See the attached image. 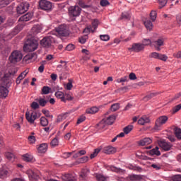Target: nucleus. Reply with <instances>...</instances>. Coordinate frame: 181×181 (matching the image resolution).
Wrapping results in <instances>:
<instances>
[{"label":"nucleus","instance_id":"nucleus-1","mask_svg":"<svg viewBox=\"0 0 181 181\" xmlns=\"http://www.w3.org/2000/svg\"><path fill=\"white\" fill-rule=\"evenodd\" d=\"M39 47V42L35 38H30L27 40L24 46L23 50L24 52H35V50L37 49Z\"/></svg>","mask_w":181,"mask_h":181},{"label":"nucleus","instance_id":"nucleus-2","mask_svg":"<svg viewBox=\"0 0 181 181\" xmlns=\"http://www.w3.org/2000/svg\"><path fill=\"white\" fill-rule=\"evenodd\" d=\"M23 59V54H22V52L19 50H14L13 51L9 57H8V62L11 63L12 64H16V63L21 62Z\"/></svg>","mask_w":181,"mask_h":181},{"label":"nucleus","instance_id":"nucleus-3","mask_svg":"<svg viewBox=\"0 0 181 181\" xmlns=\"http://www.w3.org/2000/svg\"><path fill=\"white\" fill-rule=\"evenodd\" d=\"M55 30L58 35L62 37H67V36L70 35V28H69V25L66 24L60 25L55 28Z\"/></svg>","mask_w":181,"mask_h":181},{"label":"nucleus","instance_id":"nucleus-4","mask_svg":"<svg viewBox=\"0 0 181 181\" xmlns=\"http://www.w3.org/2000/svg\"><path fill=\"white\" fill-rule=\"evenodd\" d=\"M40 112H36L35 111L30 112H26L25 113V118L30 124H35V121L37 119V118L40 117Z\"/></svg>","mask_w":181,"mask_h":181},{"label":"nucleus","instance_id":"nucleus-5","mask_svg":"<svg viewBox=\"0 0 181 181\" xmlns=\"http://www.w3.org/2000/svg\"><path fill=\"white\" fill-rule=\"evenodd\" d=\"M80 13H81V8L78 6H71L69 8L70 18H77V16H80Z\"/></svg>","mask_w":181,"mask_h":181},{"label":"nucleus","instance_id":"nucleus-6","mask_svg":"<svg viewBox=\"0 0 181 181\" xmlns=\"http://www.w3.org/2000/svg\"><path fill=\"white\" fill-rule=\"evenodd\" d=\"M54 42V37L53 36L49 35L44 37L41 41H40V45L42 46V47H50L52 46V43Z\"/></svg>","mask_w":181,"mask_h":181},{"label":"nucleus","instance_id":"nucleus-7","mask_svg":"<svg viewBox=\"0 0 181 181\" xmlns=\"http://www.w3.org/2000/svg\"><path fill=\"white\" fill-rule=\"evenodd\" d=\"M145 47L141 43H134L132 47L128 48L129 52H134L135 53H139V52L144 51Z\"/></svg>","mask_w":181,"mask_h":181},{"label":"nucleus","instance_id":"nucleus-8","mask_svg":"<svg viewBox=\"0 0 181 181\" xmlns=\"http://www.w3.org/2000/svg\"><path fill=\"white\" fill-rule=\"evenodd\" d=\"M39 5L42 11H50L52 9V3L47 0H40Z\"/></svg>","mask_w":181,"mask_h":181},{"label":"nucleus","instance_id":"nucleus-9","mask_svg":"<svg viewBox=\"0 0 181 181\" xmlns=\"http://www.w3.org/2000/svg\"><path fill=\"white\" fill-rule=\"evenodd\" d=\"M29 4L28 3H21L17 6V13L22 15L25 12H28Z\"/></svg>","mask_w":181,"mask_h":181},{"label":"nucleus","instance_id":"nucleus-10","mask_svg":"<svg viewBox=\"0 0 181 181\" xmlns=\"http://www.w3.org/2000/svg\"><path fill=\"white\" fill-rule=\"evenodd\" d=\"M99 23H100V21H98V20L94 19L92 21V26L88 27L86 29H85L84 32H86V30H88V32H92V33H94V32L95 31V29L98 28Z\"/></svg>","mask_w":181,"mask_h":181},{"label":"nucleus","instance_id":"nucleus-11","mask_svg":"<svg viewBox=\"0 0 181 181\" xmlns=\"http://www.w3.org/2000/svg\"><path fill=\"white\" fill-rule=\"evenodd\" d=\"M151 144H152V139L149 137L144 138L138 141L139 146H146L147 145H151Z\"/></svg>","mask_w":181,"mask_h":181},{"label":"nucleus","instance_id":"nucleus-12","mask_svg":"<svg viewBox=\"0 0 181 181\" xmlns=\"http://www.w3.org/2000/svg\"><path fill=\"white\" fill-rule=\"evenodd\" d=\"M159 146L160 148H162L163 151H170L172 146H170V144L168 143L166 141H159Z\"/></svg>","mask_w":181,"mask_h":181},{"label":"nucleus","instance_id":"nucleus-13","mask_svg":"<svg viewBox=\"0 0 181 181\" xmlns=\"http://www.w3.org/2000/svg\"><path fill=\"white\" fill-rule=\"evenodd\" d=\"M103 153H106V155H112V153H115V152H117V150L115 149V148L109 146L104 147L103 149Z\"/></svg>","mask_w":181,"mask_h":181},{"label":"nucleus","instance_id":"nucleus-14","mask_svg":"<svg viewBox=\"0 0 181 181\" xmlns=\"http://www.w3.org/2000/svg\"><path fill=\"white\" fill-rule=\"evenodd\" d=\"M9 176V171H8V168L6 167L3 166L0 168V179H5Z\"/></svg>","mask_w":181,"mask_h":181},{"label":"nucleus","instance_id":"nucleus-15","mask_svg":"<svg viewBox=\"0 0 181 181\" xmlns=\"http://www.w3.org/2000/svg\"><path fill=\"white\" fill-rule=\"evenodd\" d=\"M32 18H33V14L32 13H28L25 15H23L21 17H20V18L18 19V21L19 22H28V21H30V19H32Z\"/></svg>","mask_w":181,"mask_h":181},{"label":"nucleus","instance_id":"nucleus-16","mask_svg":"<svg viewBox=\"0 0 181 181\" xmlns=\"http://www.w3.org/2000/svg\"><path fill=\"white\" fill-rule=\"evenodd\" d=\"M9 94V90L5 86H0V98H6Z\"/></svg>","mask_w":181,"mask_h":181},{"label":"nucleus","instance_id":"nucleus-17","mask_svg":"<svg viewBox=\"0 0 181 181\" xmlns=\"http://www.w3.org/2000/svg\"><path fill=\"white\" fill-rule=\"evenodd\" d=\"M154 47L156 50H159V38H155V37H151V47Z\"/></svg>","mask_w":181,"mask_h":181},{"label":"nucleus","instance_id":"nucleus-18","mask_svg":"<svg viewBox=\"0 0 181 181\" xmlns=\"http://www.w3.org/2000/svg\"><path fill=\"white\" fill-rule=\"evenodd\" d=\"M150 122L151 119L146 116H143L138 120V124H139V125H145V124H149Z\"/></svg>","mask_w":181,"mask_h":181},{"label":"nucleus","instance_id":"nucleus-19","mask_svg":"<svg viewBox=\"0 0 181 181\" xmlns=\"http://www.w3.org/2000/svg\"><path fill=\"white\" fill-rule=\"evenodd\" d=\"M103 106H99L98 107L93 106L90 108H88L86 110V114H97L98 111H100V108H101Z\"/></svg>","mask_w":181,"mask_h":181},{"label":"nucleus","instance_id":"nucleus-20","mask_svg":"<svg viewBox=\"0 0 181 181\" xmlns=\"http://www.w3.org/2000/svg\"><path fill=\"white\" fill-rule=\"evenodd\" d=\"M28 71H23L19 76L18 77L16 78V83L17 85L21 84V81H22V80H23V78H25V77H26V76H28Z\"/></svg>","mask_w":181,"mask_h":181},{"label":"nucleus","instance_id":"nucleus-21","mask_svg":"<svg viewBox=\"0 0 181 181\" xmlns=\"http://www.w3.org/2000/svg\"><path fill=\"white\" fill-rule=\"evenodd\" d=\"M39 153H45L47 151V144L43 143L41 144L37 148Z\"/></svg>","mask_w":181,"mask_h":181},{"label":"nucleus","instance_id":"nucleus-22","mask_svg":"<svg viewBox=\"0 0 181 181\" xmlns=\"http://www.w3.org/2000/svg\"><path fill=\"white\" fill-rule=\"evenodd\" d=\"M55 97L59 100H61L63 103H66V98L64 97V93L62 91H57L55 93Z\"/></svg>","mask_w":181,"mask_h":181},{"label":"nucleus","instance_id":"nucleus-23","mask_svg":"<svg viewBox=\"0 0 181 181\" xmlns=\"http://www.w3.org/2000/svg\"><path fill=\"white\" fill-rule=\"evenodd\" d=\"M115 121V117L114 115H110L106 119H105V122L107 124V125H112Z\"/></svg>","mask_w":181,"mask_h":181},{"label":"nucleus","instance_id":"nucleus-24","mask_svg":"<svg viewBox=\"0 0 181 181\" xmlns=\"http://www.w3.org/2000/svg\"><path fill=\"white\" fill-rule=\"evenodd\" d=\"M147 153L149 154L151 156H153V155L159 156V147L156 146L155 148L147 151Z\"/></svg>","mask_w":181,"mask_h":181},{"label":"nucleus","instance_id":"nucleus-25","mask_svg":"<svg viewBox=\"0 0 181 181\" xmlns=\"http://www.w3.org/2000/svg\"><path fill=\"white\" fill-rule=\"evenodd\" d=\"M144 23L148 30H151L153 28V24L151 20H146Z\"/></svg>","mask_w":181,"mask_h":181},{"label":"nucleus","instance_id":"nucleus-26","mask_svg":"<svg viewBox=\"0 0 181 181\" xmlns=\"http://www.w3.org/2000/svg\"><path fill=\"white\" fill-rule=\"evenodd\" d=\"M107 127V123L105 122V119H102L97 125L96 128L98 129H104Z\"/></svg>","mask_w":181,"mask_h":181},{"label":"nucleus","instance_id":"nucleus-27","mask_svg":"<svg viewBox=\"0 0 181 181\" xmlns=\"http://www.w3.org/2000/svg\"><path fill=\"white\" fill-rule=\"evenodd\" d=\"M35 100L38 102V104L40 107H46V104H47V100L42 98H40Z\"/></svg>","mask_w":181,"mask_h":181},{"label":"nucleus","instance_id":"nucleus-28","mask_svg":"<svg viewBox=\"0 0 181 181\" xmlns=\"http://www.w3.org/2000/svg\"><path fill=\"white\" fill-rule=\"evenodd\" d=\"M158 18V13L155 10H152L150 13V19L152 22H155Z\"/></svg>","mask_w":181,"mask_h":181},{"label":"nucleus","instance_id":"nucleus-29","mask_svg":"<svg viewBox=\"0 0 181 181\" xmlns=\"http://www.w3.org/2000/svg\"><path fill=\"white\" fill-rule=\"evenodd\" d=\"M63 180L64 181H74V177L71 174H65L62 177Z\"/></svg>","mask_w":181,"mask_h":181},{"label":"nucleus","instance_id":"nucleus-30","mask_svg":"<svg viewBox=\"0 0 181 181\" xmlns=\"http://www.w3.org/2000/svg\"><path fill=\"white\" fill-rule=\"evenodd\" d=\"M33 57H35V54H33L25 55L23 58V62H25V63H30Z\"/></svg>","mask_w":181,"mask_h":181},{"label":"nucleus","instance_id":"nucleus-31","mask_svg":"<svg viewBox=\"0 0 181 181\" xmlns=\"http://www.w3.org/2000/svg\"><path fill=\"white\" fill-rule=\"evenodd\" d=\"M18 73V69L13 67L10 69L7 74L8 77H13Z\"/></svg>","mask_w":181,"mask_h":181},{"label":"nucleus","instance_id":"nucleus-32","mask_svg":"<svg viewBox=\"0 0 181 181\" xmlns=\"http://www.w3.org/2000/svg\"><path fill=\"white\" fill-rule=\"evenodd\" d=\"M168 118L167 116H161L159 117V127H162V125H165V122H168Z\"/></svg>","mask_w":181,"mask_h":181},{"label":"nucleus","instance_id":"nucleus-33","mask_svg":"<svg viewBox=\"0 0 181 181\" xmlns=\"http://www.w3.org/2000/svg\"><path fill=\"white\" fill-rule=\"evenodd\" d=\"M29 174V177H31V179H35V180H37L39 179V175L36 174L33 170H30L28 171Z\"/></svg>","mask_w":181,"mask_h":181},{"label":"nucleus","instance_id":"nucleus-34","mask_svg":"<svg viewBox=\"0 0 181 181\" xmlns=\"http://www.w3.org/2000/svg\"><path fill=\"white\" fill-rule=\"evenodd\" d=\"M23 160H25V162H32V160H33V156L28 153L23 155Z\"/></svg>","mask_w":181,"mask_h":181},{"label":"nucleus","instance_id":"nucleus-35","mask_svg":"<svg viewBox=\"0 0 181 181\" xmlns=\"http://www.w3.org/2000/svg\"><path fill=\"white\" fill-rule=\"evenodd\" d=\"M32 32L33 33V35H37V33H40V25H34L32 28Z\"/></svg>","mask_w":181,"mask_h":181},{"label":"nucleus","instance_id":"nucleus-36","mask_svg":"<svg viewBox=\"0 0 181 181\" xmlns=\"http://www.w3.org/2000/svg\"><path fill=\"white\" fill-rule=\"evenodd\" d=\"M40 124L42 127H47L49 125V120L45 117H41Z\"/></svg>","mask_w":181,"mask_h":181},{"label":"nucleus","instance_id":"nucleus-37","mask_svg":"<svg viewBox=\"0 0 181 181\" xmlns=\"http://www.w3.org/2000/svg\"><path fill=\"white\" fill-rule=\"evenodd\" d=\"M156 95H158L157 93H151L147 95L146 96H145L143 98V100H144V101H149V100H151V98H153V97H156Z\"/></svg>","mask_w":181,"mask_h":181},{"label":"nucleus","instance_id":"nucleus-38","mask_svg":"<svg viewBox=\"0 0 181 181\" xmlns=\"http://www.w3.org/2000/svg\"><path fill=\"white\" fill-rule=\"evenodd\" d=\"M50 90H52L49 86H43L42 88V95H47L50 93Z\"/></svg>","mask_w":181,"mask_h":181},{"label":"nucleus","instance_id":"nucleus-39","mask_svg":"<svg viewBox=\"0 0 181 181\" xmlns=\"http://www.w3.org/2000/svg\"><path fill=\"white\" fill-rule=\"evenodd\" d=\"M132 129H134V126L128 125L123 129V131H124V134H126V135H128V134H129V132H131V131H132Z\"/></svg>","mask_w":181,"mask_h":181},{"label":"nucleus","instance_id":"nucleus-40","mask_svg":"<svg viewBox=\"0 0 181 181\" xmlns=\"http://www.w3.org/2000/svg\"><path fill=\"white\" fill-rule=\"evenodd\" d=\"M142 45H144V47H145V46H151L152 45V38L151 39H144L142 41Z\"/></svg>","mask_w":181,"mask_h":181},{"label":"nucleus","instance_id":"nucleus-41","mask_svg":"<svg viewBox=\"0 0 181 181\" xmlns=\"http://www.w3.org/2000/svg\"><path fill=\"white\" fill-rule=\"evenodd\" d=\"M129 177L131 181H140L141 179V175H132Z\"/></svg>","mask_w":181,"mask_h":181},{"label":"nucleus","instance_id":"nucleus-42","mask_svg":"<svg viewBox=\"0 0 181 181\" xmlns=\"http://www.w3.org/2000/svg\"><path fill=\"white\" fill-rule=\"evenodd\" d=\"M120 19H124L125 21H129L131 19V14L128 13H122Z\"/></svg>","mask_w":181,"mask_h":181},{"label":"nucleus","instance_id":"nucleus-43","mask_svg":"<svg viewBox=\"0 0 181 181\" xmlns=\"http://www.w3.org/2000/svg\"><path fill=\"white\" fill-rule=\"evenodd\" d=\"M6 158H7V159L8 160H15V154L11 153V152H7L6 153Z\"/></svg>","mask_w":181,"mask_h":181},{"label":"nucleus","instance_id":"nucleus-44","mask_svg":"<svg viewBox=\"0 0 181 181\" xmlns=\"http://www.w3.org/2000/svg\"><path fill=\"white\" fill-rule=\"evenodd\" d=\"M110 170H112V172H116V173H121V172H122V169H121L119 168H117L113 165H110Z\"/></svg>","mask_w":181,"mask_h":181},{"label":"nucleus","instance_id":"nucleus-45","mask_svg":"<svg viewBox=\"0 0 181 181\" xmlns=\"http://www.w3.org/2000/svg\"><path fill=\"white\" fill-rule=\"evenodd\" d=\"M175 135L177 139H181V129L180 128H175Z\"/></svg>","mask_w":181,"mask_h":181},{"label":"nucleus","instance_id":"nucleus-46","mask_svg":"<svg viewBox=\"0 0 181 181\" xmlns=\"http://www.w3.org/2000/svg\"><path fill=\"white\" fill-rule=\"evenodd\" d=\"M110 110L113 112H115V111H118V110H119V103H115V104L112 105Z\"/></svg>","mask_w":181,"mask_h":181},{"label":"nucleus","instance_id":"nucleus-47","mask_svg":"<svg viewBox=\"0 0 181 181\" xmlns=\"http://www.w3.org/2000/svg\"><path fill=\"white\" fill-rule=\"evenodd\" d=\"M95 177L98 181H106L107 180V177H105V176H104L103 175H101V174H96Z\"/></svg>","mask_w":181,"mask_h":181},{"label":"nucleus","instance_id":"nucleus-48","mask_svg":"<svg viewBox=\"0 0 181 181\" xmlns=\"http://www.w3.org/2000/svg\"><path fill=\"white\" fill-rule=\"evenodd\" d=\"M66 118H67V113L59 115L57 121V122H62V121L66 119Z\"/></svg>","mask_w":181,"mask_h":181},{"label":"nucleus","instance_id":"nucleus-49","mask_svg":"<svg viewBox=\"0 0 181 181\" xmlns=\"http://www.w3.org/2000/svg\"><path fill=\"white\" fill-rule=\"evenodd\" d=\"M50 145L53 148H54V146H57V145H59V139L55 137L54 139L52 140Z\"/></svg>","mask_w":181,"mask_h":181},{"label":"nucleus","instance_id":"nucleus-50","mask_svg":"<svg viewBox=\"0 0 181 181\" xmlns=\"http://www.w3.org/2000/svg\"><path fill=\"white\" fill-rule=\"evenodd\" d=\"M100 38L103 42H108V40H110V35H100Z\"/></svg>","mask_w":181,"mask_h":181},{"label":"nucleus","instance_id":"nucleus-51","mask_svg":"<svg viewBox=\"0 0 181 181\" xmlns=\"http://www.w3.org/2000/svg\"><path fill=\"white\" fill-rule=\"evenodd\" d=\"M100 148L95 149L94 152L92 154H90V159H94V158H95V156H97V155L100 153Z\"/></svg>","mask_w":181,"mask_h":181},{"label":"nucleus","instance_id":"nucleus-52","mask_svg":"<svg viewBox=\"0 0 181 181\" xmlns=\"http://www.w3.org/2000/svg\"><path fill=\"white\" fill-rule=\"evenodd\" d=\"M136 156L139 159H141L142 160H148L149 159V157L144 154H136Z\"/></svg>","mask_w":181,"mask_h":181},{"label":"nucleus","instance_id":"nucleus-53","mask_svg":"<svg viewBox=\"0 0 181 181\" xmlns=\"http://www.w3.org/2000/svg\"><path fill=\"white\" fill-rule=\"evenodd\" d=\"M168 4V0H160L159 1V8H162L164 6H166V4Z\"/></svg>","mask_w":181,"mask_h":181},{"label":"nucleus","instance_id":"nucleus-54","mask_svg":"<svg viewBox=\"0 0 181 181\" xmlns=\"http://www.w3.org/2000/svg\"><path fill=\"white\" fill-rule=\"evenodd\" d=\"M42 114L45 115V117L47 118H53V115H50V112L49 110H42Z\"/></svg>","mask_w":181,"mask_h":181},{"label":"nucleus","instance_id":"nucleus-55","mask_svg":"<svg viewBox=\"0 0 181 181\" xmlns=\"http://www.w3.org/2000/svg\"><path fill=\"white\" fill-rule=\"evenodd\" d=\"M30 107L33 108V110H37L40 107V105L37 103V102H33Z\"/></svg>","mask_w":181,"mask_h":181},{"label":"nucleus","instance_id":"nucleus-56","mask_svg":"<svg viewBox=\"0 0 181 181\" xmlns=\"http://www.w3.org/2000/svg\"><path fill=\"white\" fill-rule=\"evenodd\" d=\"M74 49H76V46H74L73 44H69L66 47V50H68L69 52H71V50H74Z\"/></svg>","mask_w":181,"mask_h":181},{"label":"nucleus","instance_id":"nucleus-57","mask_svg":"<svg viewBox=\"0 0 181 181\" xmlns=\"http://www.w3.org/2000/svg\"><path fill=\"white\" fill-rule=\"evenodd\" d=\"M110 5V1L108 0H101L100 6H108Z\"/></svg>","mask_w":181,"mask_h":181},{"label":"nucleus","instance_id":"nucleus-58","mask_svg":"<svg viewBox=\"0 0 181 181\" xmlns=\"http://www.w3.org/2000/svg\"><path fill=\"white\" fill-rule=\"evenodd\" d=\"M87 39H88L87 35L81 37L79 38V42L81 43L82 45H84V43H86V42H87Z\"/></svg>","mask_w":181,"mask_h":181},{"label":"nucleus","instance_id":"nucleus-59","mask_svg":"<svg viewBox=\"0 0 181 181\" xmlns=\"http://www.w3.org/2000/svg\"><path fill=\"white\" fill-rule=\"evenodd\" d=\"M64 97H65V103L66 101H72L73 100V97H71V95L69 93H65Z\"/></svg>","mask_w":181,"mask_h":181},{"label":"nucleus","instance_id":"nucleus-60","mask_svg":"<svg viewBox=\"0 0 181 181\" xmlns=\"http://www.w3.org/2000/svg\"><path fill=\"white\" fill-rule=\"evenodd\" d=\"M159 60H162L163 62H166L168 60V56H166V54H160Z\"/></svg>","mask_w":181,"mask_h":181},{"label":"nucleus","instance_id":"nucleus-61","mask_svg":"<svg viewBox=\"0 0 181 181\" xmlns=\"http://www.w3.org/2000/svg\"><path fill=\"white\" fill-rule=\"evenodd\" d=\"M84 121H86V116L82 115L78 119L77 124H81V122H84Z\"/></svg>","mask_w":181,"mask_h":181},{"label":"nucleus","instance_id":"nucleus-62","mask_svg":"<svg viewBox=\"0 0 181 181\" xmlns=\"http://www.w3.org/2000/svg\"><path fill=\"white\" fill-rule=\"evenodd\" d=\"M125 81H128V76H124L119 79H117V83H125Z\"/></svg>","mask_w":181,"mask_h":181},{"label":"nucleus","instance_id":"nucleus-63","mask_svg":"<svg viewBox=\"0 0 181 181\" xmlns=\"http://www.w3.org/2000/svg\"><path fill=\"white\" fill-rule=\"evenodd\" d=\"M181 110V104L177 105V106L174 107L173 109V112H177Z\"/></svg>","mask_w":181,"mask_h":181},{"label":"nucleus","instance_id":"nucleus-64","mask_svg":"<svg viewBox=\"0 0 181 181\" xmlns=\"http://www.w3.org/2000/svg\"><path fill=\"white\" fill-rule=\"evenodd\" d=\"M173 181H181V175H174L173 177Z\"/></svg>","mask_w":181,"mask_h":181}]
</instances>
